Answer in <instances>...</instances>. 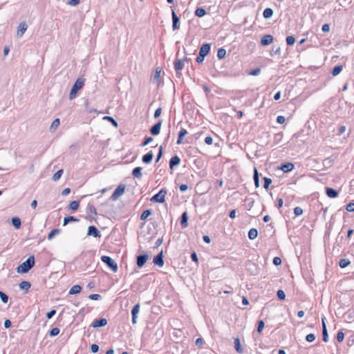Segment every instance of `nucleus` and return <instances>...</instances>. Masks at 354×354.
I'll list each match as a JSON object with an SVG mask.
<instances>
[{"label":"nucleus","instance_id":"obj_1","mask_svg":"<svg viewBox=\"0 0 354 354\" xmlns=\"http://www.w3.org/2000/svg\"><path fill=\"white\" fill-rule=\"evenodd\" d=\"M34 265L35 258L33 256H30L17 267V271L19 273H26L34 266Z\"/></svg>","mask_w":354,"mask_h":354},{"label":"nucleus","instance_id":"obj_2","mask_svg":"<svg viewBox=\"0 0 354 354\" xmlns=\"http://www.w3.org/2000/svg\"><path fill=\"white\" fill-rule=\"evenodd\" d=\"M85 79L79 77L73 85L69 94V99L73 100L75 97L76 94L79 90H80L84 85Z\"/></svg>","mask_w":354,"mask_h":354},{"label":"nucleus","instance_id":"obj_3","mask_svg":"<svg viewBox=\"0 0 354 354\" xmlns=\"http://www.w3.org/2000/svg\"><path fill=\"white\" fill-rule=\"evenodd\" d=\"M101 260L107 265V266L111 269L114 272L118 271L117 263L109 256H102Z\"/></svg>","mask_w":354,"mask_h":354},{"label":"nucleus","instance_id":"obj_4","mask_svg":"<svg viewBox=\"0 0 354 354\" xmlns=\"http://www.w3.org/2000/svg\"><path fill=\"white\" fill-rule=\"evenodd\" d=\"M167 190L162 189L158 194H155L151 198V201L162 203L165 201V196L167 194Z\"/></svg>","mask_w":354,"mask_h":354},{"label":"nucleus","instance_id":"obj_5","mask_svg":"<svg viewBox=\"0 0 354 354\" xmlns=\"http://www.w3.org/2000/svg\"><path fill=\"white\" fill-rule=\"evenodd\" d=\"M125 191V185L123 184L120 185L113 192L111 199L113 201L117 200L119 197H120Z\"/></svg>","mask_w":354,"mask_h":354},{"label":"nucleus","instance_id":"obj_6","mask_svg":"<svg viewBox=\"0 0 354 354\" xmlns=\"http://www.w3.org/2000/svg\"><path fill=\"white\" fill-rule=\"evenodd\" d=\"M27 28L28 26L25 22H21L17 27V37H21L26 31Z\"/></svg>","mask_w":354,"mask_h":354},{"label":"nucleus","instance_id":"obj_7","mask_svg":"<svg viewBox=\"0 0 354 354\" xmlns=\"http://www.w3.org/2000/svg\"><path fill=\"white\" fill-rule=\"evenodd\" d=\"M139 310H140V304H136L132 310H131V314H132V323L133 324H136L137 323V315L139 313Z\"/></svg>","mask_w":354,"mask_h":354},{"label":"nucleus","instance_id":"obj_8","mask_svg":"<svg viewBox=\"0 0 354 354\" xmlns=\"http://www.w3.org/2000/svg\"><path fill=\"white\" fill-rule=\"evenodd\" d=\"M107 320L105 318L95 319L91 324L93 328L105 326L107 324Z\"/></svg>","mask_w":354,"mask_h":354},{"label":"nucleus","instance_id":"obj_9","mask_svg":"<svg viewBox=\"0 0 354 354\" xmlns=\"http://www.w3.org/2000/svg\"><path fill=\"white\" fill-rule=\"evenodd\" d=\"M88 235L93 236L94 237H100L101 236L100 232L95 226H89L88 228Z\"/></svg>","mask_w":354,"mask_h":354},{"label":"nucleus","instance_id":"obj_10","mask_svg":"<svg viewBox=\"0 0 354 354\" xmlns=\"http://www.w3.org/2000/svg\"><path fill=\"white\" fill-rule=\"evenodd\" d=\"M153 263L155 265L158 266L159 267H162L164 265L163 261V254L162 252L157 254L153 259Z\"/></svg>","mask_w":354,"mask_h":354},{"label":"nucleus","instance_id":"obj_11","mask_svg":"<svg viewBox=\"0 0 354 354\" xmlns=\"http://www.w3.org/2000/svg\"><path fill=\"white\" fill-rule=\"evenodd\" d=\"M210 50V44H204L200 48L199 55L201 57H205Z\"/></svg>","mask_w":354,"mask_h":354},{"label":"nucleus","instance_id":"obj_12","mask_svg":"<svg viewBox=\"0 0 354 354\" xmlns=\"http://www.w3.org/2000/svg\"><path fill=\"white\" fill-rule=\"evenodd\" d=\"M149 257L147 254L139 255L137 257V265L138 267L142 268L147 262Z\"/></svg>","mask_w":354,"mask_h":354},{"label":"nucleus","instance_id":"obj_13","mask_svg":"<svg viewBox=\"0 0 354 354\" xmlns=\"http://www.w3.org/2000/svg\"><path fill=\"white\" fill-rule=\"evenodd\" d=\"M161 125H162V121L160 120L158 123H156V124H154L151 129H150V132L152 135L153 136H156V135H158L160 133V127H161Z\"/></svg>","mask_w":354,"mask_h":354},{"label":"nucleus","instance_id":"obj_14","mask_svg":"<svg viewBox=\"0 0 354 354\" xmlns=\"http://www.w3.org/2000/svg\"><path fill=\"white\" fill-rule=\"evenodd\" d=\"M179 21H180V19L178 17V16L176 15L174 10H172V21H173L172 27H173L174 30H178L180 28V26L178 24Z\"/></svg>","mask_w":354,"mask_h":354},{"label":"nucleus","instance_id":"obj_15","mask_svg":"<svg viewBox=\"0 0 354 354\" xmlns=\"http://www.w3.org/2000/svg\"><path fill=\"white\" fill-rule=\"evenodd\" d=\"M273 41V37L270 35H264L261 39L262 46H268Z\"/></svg>","mask_w":354,"mask_h":354},{"label":"nucleus","instance_id":"obj_16","mask_svg":"<svg viewBox=\"0 0 354 354\" xmlns=\"http://www.w3.org/2000/svg\"><path fill=\"white\" fill-rule=\"evenodd\" d=\"M161 68H157L153 77L152 82L153 84H159L160 78Z\"/></svg>","mask_w":354,"mask_h":354},{"label":"nucleus","instance_id":"obj_17","mask_svg":"<svg viewBox=\"0 0 354 354\" xmlns=\"http://www.w3.org/2000/svg\"><path fill=\"white\" fill-rule=\"evenodd\" d=\"M322 335H323V341L327 342L328 341V335L326 329V325L324 321V319L322 318Z\"/></svg>","mask_w":354,"mask_h":354},{"label":"nucleus","instance_id":"obj_18","mask_svg":"<svg viewBox=\"0 0 354 354\" xmlns=\"http://www.w3.org/2000/svg\"><path fill=\"white\" fill-rule=\"evenodd\" d=\"M180 162V159L178 156H173L169 161V167L170 169H173L174 167L178 165Z\"/></svg>","mask_w":354,"mask_h":354},{"label":"nucleus","instance_id":"obj_19","mask_svg":"<svg viewBox=\"0 0 354 354\" xmlns=\"http://www.w3.org/2000/svg\"><path fill=\"white\" fill-rule=\"evenodd\" d=\"M280 168L283 171L288 172L293 169L294 165L292 163L288 162V163L281 165Z\"/></svg>","mask_w":354,"mask_h":354},{"label":"nucleus","instance_id":"obj_20","mask_svg":"<svg viewBox=\"0 0 354 354\" xmlns=\"http://www.w3.org/2000/svg\"><path fill=\"white\" fill-rule=\"evenodd\" d=\"M326 193L329 198H335L338 196V192L335 189L330 187L326 188Z\"/></svg>","mask_w":354,"mask_h":354},{"label":"nucleus","instance_id":"obj_21","mask_svg":"<svg viewBox=\"0 0 354 354\" xmlns=\"http://www.w3.org/2000/svg\"><path fill=\"white\" fill-rule=\"evenodd\" d=\"M142 168L140 167H136L132 171V175L134 178H142Z\"/></svg>","mask_w":354,"mask_h":354},{"label":"nucleus","instance_id":"obj_22","mask_svg":"<svg viewBox=\"0 0 354 354\" xmlns=\"http://www.w3.org/2000/svg\"><path fill=\"white\" fill-rule=\"evenodd\" d=\"M184 66V62L181 59H177L174 62V68L175 70L178 72L180 71Z\"/></svg>","mask_w":354,"mask_h":354},{"label":"nucleus","instance_id":"obj_23","mask_svg":"<svg viewBox=\"0 0 354 354\" xmlns=\"http://www.w3.org/2000/svg\"><path fill=\"white\" fill-rule=\"evenodd\" d=\"M153 155L152 152L147 153L142 156V161L145 163H150L153 159Z\"/></svg>","mask_w":354,"mask_h":354},{"label":"nucleus","instance_id":"obj_24","mask_svg":"<svg viewBox=\"0 0 354 354\" xmlns=\"http://www.w3.org/2000/svg\"><path fill=\"white\" fill-rule=\"evenodd\" d=\"M187 134V130L185 129H181V130L180 131V132L178 133V140H177L178 145H180L182 143L183 137Z\"/></svg>","mask_w":354,"mask_h":354},{"label":"nucleus","instance_id":"obj_25","mask_svg":"<svg viewBox=\"0 0 354 354\" xmlns=\"http://www.w3.org/2000/svg\"><path fill=\"white\" fill-rule=\"evenodd\" d=\"M82 290V287L79 285H75L73 286H72V288L70 289L69 290V294L70 295H75V294H77L79 292H80Z\"/></svg>","mask_w":354,"mask_h":354},{"label":"nucleus","instance_id":"obj_26","mask_svg":"<svg viewBox=\"0 0 354 354\" xmlns=\"http://www.w3.org/2000/svg\"><path fill=\"white\" fill-rule=\"evenodd\" d=\"M257 236H258V231L255 228H252L248 232V237L251 240H254V239H256L257 237Z\"/></svg>","mask_w":354,"mask_h":354},{"label":"nucleus","instance_id":"obj_27","mask_svg":"<svg viewBox=\"0 0 354 354\" xmlns=\"http://www.w3.org/2000/svg\"><path fill=\"white\" fill-rule=\"evenodd\" d=\"M234 344H235V349H236V352L239 353H243V349L241 346V342H240V340L239 338H236L234 339Z\"/></svg>","mask_w":354,"mask_h":354},{"label":"nucleus","instance_id":"obj_28","mask_svg":"<svg viewBox=\"0 0 354 354\" xmlns=\"http://www.w3.org/2000/svg\"><path fill=\"white\" fill-rule=\"evenodd\" d=\"M342 69L343 66L342 65L336 66L332 70L331 74L333 75V76H337L342 72Z\"/></svg>","mask_w":354,"mask_h":354},{"label":"nucleus","instance_id":"obj_29","mask_svg":"<svg viewBox=\"0 0 354 354\" xmlns=\"http://www.w3.org/2000/svg\"><path fill=\"white\" fill-rule=\"evenodd\" d=\"M188 216L186 212H184L181 216L180 223L183 227H186L188 225L187 223Z\"/></svg>","mask_w":354,"mask_h":354},{"label":"nucleus","instance_id":"obj_30","mask_svg":"<svg viewBox=\"0 0 354 354\" xmlns=\"http://www.w3.org/2000/svg\"><path fill=\"white\" fill-rule=\"evenodd\" d=\"M12 223L16 229H19L21 227V222L19 217H13L12 218Z\"/></svg>","mask_w":354,"mask_h":354},{"label":"nucleus","instance_id":"obj_31","mask_svg":"<svg viewBox=\"0 0 354 354\" xmlns=\"http://www.w3.org/2000/svg\"><path fill=\"white\" fill-rule=\"evenodd\" d=\"M263 17L266 19L270 18L273 15V10L272 8H267L264 10L263 13Z\"/></svg>","mask_w":354,"mask_h":354},{"label":"nucleus","instance_id":"obj_32","mask_svg":"<svg viewBox=\"0 0 354 354\" xmlns=\"http://www.w3.org/2000/svg\"><path fill=\"white\" fill-rule=\"evenodd\" d=\"M59 119H55L50 127V131H54L59 127Z\"/></svg>","mask_w":354,"mask_h":354},{"label":"nucleus","instance_id":"obj_33","mask_svg":"<svg viewBox=\"0 0 354 354\" xmlns=\"http://www.w3.org/2000/svg\"><path fill=\"white\" fill-rule=\"evenodd\" d=\"M19 288L21 290H28L30 288V283L27 281H23L19 283Z\"/></svg>","mask_w":354,"mask_h":354},{"label":"nucleus","instance_id":"obj_34","mask_svg":"<svg viewBox=\"0 0 354 354\" xmlns=\"http://www.w3.org/2000/svg\"><path fill=\"white\" fill-rule=\"evenodd\" d=\"M206 14V11L204 8H198L196 11H195V15L197 16V17H202L203 16H205Z\"/></svg>","mask_w":354,"mask_h":354},{"label":"nucleus","instance_id":"obj_35","mask_svg":"<svg viewBox=\"0 0 354 354\" xmlns=\"http://www.w3.org/2000/svg\"><path fill=\"white\" fill-rule=\"evenodd\" d=\"M350 261L347 259H342L339 262V266L342 268H344L350 264Z\"/></svg>","mask_w":354,"mask_h":354},{"label":"nucleus","instance_id":"obj_36","mask_svg":"<svg viewBox=\"0 0 354 354\" xmlns=\"http://www.w3.org/2000/svg\"><path fill=\"white\" fill-rule=\"evenodd\" d=\"M254 181L255 187H259V178L257 169L256 168L254 169Z\"/></svg>","mask_w":354,"mask_h":354},{"label":"nucleus","instance_id":"obj_37","mask_svg":"<svg viewBox=\"0 0 354 354\" xmlns=\"http://www.w3.org/2000/svg\"><path fill=\"white\" fill-rule=\"evenodd\" d=\"M225 55H226V50L225 49L223 48H221L218 50L217 51V57L219 58V59H223L225 57Z\"/></svg>","mask_w":354,"mask_h":354},{"label":"nucleus","instance_id":"obj_38","mask_svg":"<svg viewBox=\"0 0 354 354\" xmlns=\"http://www.w3.org/2000/svg\"><path fill=\"white\" fill-rule=\"evenodd\" d=\"M62 174H63V170H62V169H59V170H58V171H57L55 174H54V175L53 176V178H52L53 180H54V181H57V180H58L61 178V176H62Z\"/></svg>","mask_w":354,"mask_h":354},{"label":"nucleus","instance_id":"obj_39","mask_svg":"<svg viewBox=\"0 0 354 354\" xmlns=\"http://www.w3.org/2000/svg\"><path fill=\"white\" fill-rule=\"evenodd\" d=\"M79 205V201H73L71 202V203L69 204V208L71 209L72 210H76L78 209Z\"/></svg>","mask_w":354,"mask_h":354},{"label":"nucleus","instance_id":"obj_40","mask_svg":"<svg viewBox=\"0 0 354 354\" xmlns=\"http://www.w3.org/2000/svg\"><path fill=\"white\" fill-rule=\"evenodd\" d=\"M59 233V230L58 229H54L52 231H50V232L48 234V240H51L53 239V237Z\"/></svg>","mask_w":354,"mask_h":354},{"label":"nucleus","instance_id":"obj_41","mask_svg":"<svg viewBox=\"0 0 354 354\" xmlns=\"http://www.w3.org/2000/svg\"><path fill=\"white\" fill-rule=\"evenodd\" d=\"M78 221V219L75 218L73 216H67V217H65L64 218V223H63V225H66L70 221Z\"/></svg>","mask_w":354,"mask_h":354},{"label":"nucleus","instance_id":"obj_42","mask_svg":"<svg viewBox=\"0 0 354 354\" xmlns=\"http://www.w3.org/2000/svg\"><path fill=\"white\" fill-rule=\"evenodd\" d=\"M151 214V212L150 210H149V209L145 210L140 216V219L145 220Z\"/></svg>","mask_w":354,"mask_h":354},{"label":"nucleus","instance_id":"obj_43","mask_svg":"<svg viewBox=\"0 0 354 354\" xmlns=\"http://www.w3.org/2000/svg\"><path fill=\"white\" fill-rule=\"evenodd\" d=\"M104 120H109L110 121V122L112 123V124L115 127H118V122H116V120L113 118L112 117H110V116H104Z\"/></svg>","mask_w":354,"mask_h":354},{"label":"nucleus","instance_id":"obj_44","mask_svg":"<svg viewBox=\"0 0 354 354\" xmlns=\"http://www.w3.org/2000/svg\"><path fill=\"white\" fill-rule=\"evenodd\" d=\"M59 333V329L58 328H53L49 332V335L50 337L56 336Z\"/></svg>","mask_w":354,"mask_h":354},{"label":"nucleus","instance_id":"obj_45","mask_svg":"<svg viewBox=\"0 0 354 354\" xmlns=\"http://www.w3.org/2000/svg\"><path fill=\"white\" fill-rule=\"evenodd\" d=\"M295 39L293 36H288L286 37V43L289 46H292L295 44Z\"/></svg>","mask_w":354,"mask_h":354},{"label":"nucleus","instance_id":"obj_46","mask_svg":"<svg viewBox=\"0 0 354 354\" xmlns=\"http://www.w3.org/2000/svg\"><path fill=\"white\" fill-rule=\"evenodd\" d=\"M0 298L3 303L6 304L8 301V297L4 292L0 291Z\"/></svg>","mask_w":354,"mask_h":354},{"label":"nucleus","instance_id":"obj_47","mask_svg":"<svg viewBox=\"0 0 354 354\" xmlns=\"http://www.w3.org/2000/svg\"><path fill=\"white\" fill-rule=\"evenodd\" d=\"M272 183V179L271 178H267V177H265L264 178V185H263V187L265 189H268L269 187V185Z\"/></svg>","mask_w":354,"mask_h":354},{"label":"nucleus","instance_id":"obj_48","mask_svg":"<svg viewBox=\"0 0 354 354\" xmlns=\"http://www.w3.org/2000/svg\"><path fill=\"white\" fill-rule=\"evenodd\" d=\"M88 299L92 300H100L102 299V296L99 294H92L88 296Z\"/></svg>","mask_w":354,"mask_h":354},{"label":"nucleus","instance_id":"obj_49","mask_svg":"<svg viewBox=\"0 0 354 354\" xmlns=\"http://www.w3.org/2000/svg\"><path fill=\"white\" fill-rule=\"evenodd\" d=\"M264 322L262 320H260L258 322V327H257V331L258 333H261L264 328Z\"/></svg>","mask_w":354,"mask_h":354},{"label":"nucleus","instance_id":"obj_50","mask_svg":"<svg viewBox=\"0 0 354 354\" xmlns=\"http://www.w3.org/2000/svg\"><path fill=\"white\" fill-rule=\"evenodd\" d=\"M306 339L308 342H313L315 339V335L313 333L308 334L306 336Z\"/></svg>","mask_w":354,"mask_h":354},{"label":"nucleus","instance_id":"obj_51","mask_svg":"<svg viewBox=\"0 0 354 354\" xmlns=\"http://www.w3.org/2000/svg\"><path fill=\"white\" fill-rule=\"evenodd\" d=\"M344 338V333L342 331H339L337 334V339L338 342H342Z\"/></svg>","mask_w":354,"mask_h":354},{"label":"nucleus","instance_id":"obj_52","mask_svg":"<svg viewBox=\"0 0 354 354\" xmlns=\"http://www.w3.org/2000/svg\"><path fill=\"white\" fill-rule=\"evenodd\" d=\"M294 214L297 216H300L303 214V209L299 207H297L294 209Z\"/></svg>","mask_w":354,"mask_h":354},{"label":"nucleus","instance_id":"obj_53","mask_svg":"<svg viewBox=\"0 0 354 354\" xmlns=\"http://www.w3.org/2000/svg\"><path fill=\"white\" fill-rule=\"evenodd\" d=\"M277 297L281 300L285 299V297H286L285 292L282 290H279L277 291Z\"/></svg>","mask_w":354,"mask_h":354},{"label":"nucleus","instance_id":"obj_54","mask_svg":"<svg viewBox=\"0 0 354 354\" xmlns=\"http://www.w3.org/2000/svg\"><path fill=\"white\" fill-rule=\"evenodd\" d=\"M346 209L349 212H354V203H348L346 207Z\"/></svg>","mask_w":354,"mask_h":354},{"label":"nucleus","instance_id":"obj_55","mask_svg":"<svg viewBox=\"0 0 354 354\" xmlns=\"http://www.w3.org/2000/svg\"><path fill=\"white\" fill-rule=\"evenodd\" d=\"M273 263L275 266H279L281 264V259L279 257H276L273 259Z\"/></svg>","mask_w":354,"mask_h":354},{"label":"nucleus","instance_id":"obj_56","mask_svg":"<svg viewBox=\"0 0 354 354\" xmlns=\"http://www.w3.org/2000/svg\"><path fill=\"white\" fill-rule=\"evenodd\" d=\"M322 30L324 32H328L330 31V26L328 24H325L322 26Z\"/></svg>","mask_w":354,"mask_h":354},{"label":"nucleus","instance_id":"obj_57","mask_svg":"<svg viewBox=\"0 0 354 354\" xmlns=\"http://www.w3.org/2000/svg\"><path fill=\"white\" fill-rule=\"evenodd\" d=\"M91 351L92 353H97L99 351V346L97 344H92L91 346Z\"/></svg>","mask_w":354,"mask_h":354},{"label":"nucleus","instance_id":"obj_58","mask_svg":"<svg viewBox=\"0 0 354 354\" xmlns=\"http://www.w3.org/2000/svg\"><path fill=\"white\" fill-rule=\"evenodd\" d=\"M153 140V138L151 137H147L146 138L145 140L142 143V146L145 147L149 144Z\"/></svg>","mask_w":354,"mask_h":354},{"label":"nucleus","instance_id":"obj_59","mask_svg":"<svg viewBox=\"0 0 354 354\" xmlns=\"http://www.w3.org/2000/svg\"><path fill=\"white\" fill-rule=\"evenodd\" d=\"M80 3V0H70L68 1V4L71 6H77Z\"/></svg>","mask_w":354,"mask_h":354},{"label":"nucleus","instance_id":"obj_60","mask_svg":"<svg viewBox=\"0 0 354 354\" xmlns=\"http://www.w3.org/2000/svg\"><path fill=\"white\" fill-rule=\"evenodd\" d=\"M55 313H56L55 310H51L50 312L46 313V317L48 319H50L53 317V316H54L55 315Z\"/></svg>","mask_w":354,"mask_h":354},{"label":"nucleus","instance_id":"obj_61","mask_svg":"<svg viewBox=\"0 0 354 354\" xmlns=\"http://www.w3.org/2000/svg\"><path fill=\"white\" fill-rule=\"evenodd\" d=\"M285 118L282 115H279L277 118V121L279 124H283L285 122Z\"/></svg>","mask_w":354,"mask_h":354},{"label":"nucleus","instance_id":"obj_62","mask_svg":"<svg viewBox=\"0 0 354 354\" xmlns=\"http://www.w3.org/2000/svg\"><path fill=\"white\" fill-rule=\"evenodd\" d=\"M205 142L208 145H210L212 144L213 142V139L212 137L210 136H207L205 138Z\"/></svg>","mask_w":354,"mask_h":354},{"label":"nucleus","instance_id":"obj_63","mask_svg":"<svg viewBox=\"0 0 354 354\" xmlns=\"http://www.w3.org/2000/svg\"><path fill=\"white\" fill-rule=\"evenodd\" d=\"M161 112H162V109H161V108H158V109H157L155 111V113H154V118H158V117L160 115Z\"/></svg>","mask_w":354,"mask_h":354},{"label":"nucleus","instance_id":"obj_64","mask_svg":"<svg viewBox=\"0 0 354 354\" xmlns=\"http://www.w3.org/2000/svg\"><path fill=\"white\" fill-rule=\"evenodd\" d=\"M203 344V340L202 338L199 337V338L196 339V346L201 347V346H202Z\"/></svg>","mask_w":354,"mask_h":354}]
</instances>
